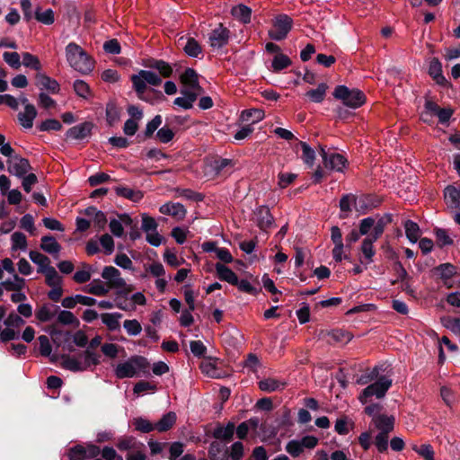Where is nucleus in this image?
I'll list each match as a JSON object with an SVG mask.
<instances>
[{
    "label": "nucleus",
    "instance_id": "57",
    "mask_svg": "<svg viewBox=\"0 0 460 460\" xmlns=\"http://www.w3.org/2000/svg\"><path fill=\"white\" fill-rule=\"evenodd\" d=\"M3 58L4 60L13 68L17 69L21 66V58L17 52H4Z\"/></svg>",
    "mask_w": 460,
    "mask_h": 460
},
{
    "label": "nucleus",
    "instance_id": "5",
    "mask_svg": "<svg viewBox=\"0 0 460 460\" xmlns=\"http://www.w3.org/2000/svg\"><path fill=\"white\" fill-rule=\"evenodd\" d=\"M334 98L341 100L342 103L351 109H357L364 104L366 98L362 92L356 89H349L345 85H339L333 92Z\"/></svg>",
    "mask_w": 460,
    "mask_h": 460
},
{
    "label": "nucleus",
    "instance_id": "63",
    "mask_svg": "<svg viewBox=\"0 0 460 460\" xmlns=\"http://www.w3.org/2000/svg\"><path fill=\"white\" fill-rule=\"evenodd\" d=\"M444 326L456 334H460V320L458 318L447 317L443 320Z\"/></svg>",
    "mask_w": 460,
    "mask_h": 460
},
{
    "label": "nucleus",
    "instance_id": "40",
    "mask_svg": "<svg viewBox=\"0 0 460 460\" xmlns=\"http://www.w3.org/2000/svg\"><path fill=\"white\" fill-rule=\"evenodd\" d=\"M12 250L25 251L27 248V239L24 234L21 232H14L12 236Z\"/></svg>",
    "mask_w": 460,
    "mask_h": 460
},
{
    "label": "nucleus",
    "instance_id": "51",
    "mask_svg": "<svg viewBox=\"0 0 460 460\" xmlns=\"http://www.w3.org/2000/svg\"><path fill=\"white\" fill-rule=\"evenodd\" d=\"M22 64L24 66L33 68L37 71L40 69V63L39 58L29 52L22 54Z\"/></svg>",
    "mask_w": 460,
    "mask_h": 460
},
{
    "label": "nucleus",
    "instance_id": "4",
    "mask_svg": "<svg viewBox=\"0 0 460 460\" xmlns=\"http://www.w3.org/2000/svg\"><path fill=\"white\" fill-rule=\"evenodd\" d=\"M148 363L146 359L141 356H133L128 360L117 365L114 369L115 376L119 378H130L137 375V373L145 369Z\"/></svg>",
    "mask_w": 460,
    "mask_h": 460
},
{
    "label": "nucleus",
    "instance_id": "53",
    "mask_svg": "<svg viewBox=\"0 0 460 460\" xmlns=\"http://www.w3.org/2000/svg\"><path fill=\"white\" fill-rule=\"evenodd\" d=\"M61 128H62V124L58 119H46L39 125V129L40 131H50V130L58 131Z\"/></svg>",
    "mask_w": 460,
    "mask_h": 460
},
{
    "label": "nucleus",
    "instance_id": "25",
    "mask_svg": "<svg viewBox=\"0 0 460 460\" xmlns=\"http://www.w3.org/2000/svg\"><path fill=\"white\" fill-rule=\"evenodd\" d=\"M216 270L218 278L221 280L226 281L231 285L238 283V278L236 274L228 267L222 263L216 264Z\"/></svg>",
    "mask_w": 460,
    "mask_h": 460
},
{
    "label": "nucleus",
    "instance_id": "52",
    "mask_svg": "<svg viewBox=\"0 0 460 460\" xmlns=\"http://www.w3.org/2000/svg\"><path fill=\"white\" fill-rule=\"evenodd\" d=\"M35 18L40 22L49 25L54 22V13L51 9H48L44 12H40L38 9L35 13Z\"/></svg>",
    "mask_w": 460,
    "mask_h": 460
},
{
    "label": "nucleus",
    "instance_id": "7",
    "mask_svg": "<svg viewBox=\"0 0 460 460\" xmlns=\"http://www.w3.org/2000/svg\"><path fill=\"white\" fill-rule=\"evenodd\" d=\"M293 26V20L287 14H278L272 19L269 37L274 40H282L287 38Z\"/></svg>",
    "mask_w": 460,
    "mask_h": 460
},
{
    "label": "nucleus",
    "instance_id": "8",
    "mask_svg": "<svg viewBox=\"0 0 460 460\" xmlns=\"http://www.w3.org/2000/svg\"><path fill=\"white\" fill-rule=\"evenodd\" d=\"M102 278L106 280V284L110 289H119L120 291L128 293L134 288L132 285L127 284L125 279L121 277L120 271L113 266H106L102 272Z\"/></svg>",
    "mask_w": 460,
    "mask_h": 460
},
{
    "label": "nucleus",
    "instance_id": "19",
    "mask_svg": "<svg viewBox=\"0 0 460 460\" xmlns=\"http://www.w3.org/2000/svg\"><path fill=\"white\" fill-rule=\"evenodd\" d=\"M372 422L379 432L390 433L394 429V419L384 414L375 417Z\"/></svg>",
    "mask_w": 460,
    "mask_h": 460
},
{
    "label": "nucleus",
    "instance_id": "22",
    "mask_svg": "<svg viewBox=\"0 0 460 460\" xmlns=\"http://www.w3.org/2000/svg\"><path fill=\"white\" fill-rule=\"evenodd\" d=\"M116 194L134 202L141 200L144 194L139 190H134L126 186H117L114 188Z\"/></svg>",
    "mask_w": 460,
    "mask_h": 460
},
{
    "label": "nucleus",
    "instance_id": "39",
    "mask_svg": "<svg viewBox=\"0 0 460 460\" xmlns=\"http://www.w3.org/2000/svg\"><path fill=\"white\" fill-rule=\"evenodd\" d=\"M411 448L425 460H435V453L429 444H423L420 446L412 445Z\"/></svg>",
    "mask_w": 460,
    "mask_h": 460
},
{
    "label": "nucleus",
    "instance_id": "32",
    "mask_svg": "<svg viewBox=\"0 0 460 460\" xmlns=\"http://www.w3.org/2000/svg\"><path fill=\"white\" fill-rule=\"evenodd\" d=\"M40 248L49 254H58L61 250L60 244L53 236H43Z\"/></svg>",
    "mask_w": 460,
    "mask_h": 460
},
{
    "label": "nucleus",
    "instance_id": "61",
    "mask_svg": "<svg viewBox=\"0 0 460 460\" xmlns=\"http://www.w3.org/2000/svg\"><path fill=\"white\" fill-rule=\"evenodd\" d=\"M287 452L293 457L299 456L304 449L298 440H291L286 446Z\"/></svg>",
    "mask_w": 460,
    "mask_h": 460
},
{
    "label": "nucleus",
    "instance_id": "38",
    "mask_svg": "<svg viewBox=\"0 0 460 460\" xmlns=\"http://www.w3.org/2000/svg\"><path fill=\"white\" fill-rule=\"evenodd\" d=\"M353 426V421H351L348 417H341L336 420L334 429L340 435H346Z\"/></svg>",
    "mask_w": 460,
    "mask_h": 460
},
{
    "label": "nucleus",
    "instance_id": "30",
    "mask_svg": "<svg viewBox=\"0 0 460 460\" xmlns=\"http://www.w3.org/2000/svg\"><path fill=\"white\" fill-rule=\"evenodd\" d=\"M176 422V414L170 411L164 415L161 420L155 423V429L159 432H164L170 429Z\"/></svg>",
    "mask_w": 460,
    "mask_h": 460
},
{
    "label": "nucleus",
    "instance_id": "45",
    "mask_svg": "<svg viewBox=\"0 0 460 460\" xmlns=\"http://www.w3.org/2000/svg\"><path fill=\"white\" fill-rule=\"evenodd\" d=\"M290 65V58L284 54L276 55L272 60V68L274 71H280Z\"/></svg>",
    "mask_w": 460,
    "mask_h": 460
},
{
    "label": "nucleus",
    "instance_id": "58",
    "mask_svg": "<svg viewBox=\"0 0 460 460\" xmlns=\"http://www.w3.org/2000/svg\"><path fill=\"white\" fill-rule=\"evenodd\" d=\"M106 119L108 123L112 126L119 119V111L115 105H108L106 109Z\"/></svg>",
    "mask_w": 460,
    "mask_h": 460
},
{
    "label": "nucleus",
    "instance_id": "17",
    "mask_svg": "<svg viewBox=\"0 0 460 460\" xmlns=\"http://www.w3.org/2000/svg\"><path fill=\"white\" fill-rule=\"evenodd\" d=\"M38 111L35 106L24 107L23 111L17 115L19 124L25 129H30L33 126V121L37 117Z\"/></svg>",
    "mask_w": 460,
    "mask_h": 460
},
{
    "label": "nucleus",
    "instance_id": "24",
    "mask_svg": "<svg viewBox=\"0 0 460 460\" xmlns=\"http://www.w3.org/2000/svg\"><path fill=\"white\" fill-rule=\"evenodd\" d=\"M234 429V423L228 422L226 427L217 426L213 431V437L217 439L228 442L232 440Z\"/></svg>",
    "mask_w": 460,
    "mask_h": 460
},
{
    "label": "nucleus",
    "instance_id": "3",
    "mask_svg": "<svg viewBox=\"0 0 460 460\" xmlns=\"http://www.w3.org/2000/svg\"><path fill=\"white\" fill-rule=\"evenodd\" d=\"M101 356L95 351L85 349L78 358L67 355L62 356L61 366L63 368L73 372H83L90 368L92 366L100 364Z\"/></svg>",
    "mask_w": 460,
    "mask_h": 460
},
{
    "label": "nucleus",
    "instance_id": "18",
    "mask_svg": "<svg viewBox=\"0 0 460 460\" xmlns=\"http://www.w3.org/2000/svg\"><path fill=\"white\" fill-rule=\"evenodd\" d=\"M259 388L266 393H272L275 391L283 390L286 387V383L273 377L264 378L258 383Z\"/></svg>",
    "mask_w": 460,
    "mask_h": 460
},
{
    "label": "nucleus",
    "instance_id": "9",
    "mask_svg": "<svg viewBox=\"0 0 460 460\" xmlns=\"http://www.w3.org/2000/svg\"><path fill=\"white\" fill-rule=\"evenodd\" d=\"M392 385V380L386 376H381L376 382L367 386L359 395L358 399L362 403H366L368 398L376 396L382 398Z\"/></svg>",
    "mask_w": 460,
    "mask_h": 460
},
{
    "label": "nucleus",
    "instance_id": "14",
    "mask_svg": "<svg viewBox=\"0 0 460 460\" xmlns=\"http://www.w3.org/2000/svg\"><path fill=\"white\" fill-rule=\"evenodd\" d=\"M93 124L92 122H83L70 128L66 132V137L75 140H81L91 135Z\"/></svg>",
    "mask_w": 460,
    "mask_h": 460
},
{
    "label": "nucleus",
    "instance_id": "44",
    "mask_svg": "<svg viewBox=\"0 0 460 460\" xmlns=\"http://www.w3.org/2000/svg\"><path fill=\"white\" fill-rule=\"evenodd\" d=\"M3 284L7 290L20 291L24 288L25 280L18 275L13 274V278L12 279H8Z\"/></svg>",
    "mask_w": 460,
    "mask_h": 460
},
{
    "label": "nucleus",
    "instance_id": "6",
    "mask_svg": "<svg viewBox=\"0 0 460 460\" xmlns=\"http://www.w3.org/2000/svg\"><path fill=\"white\" fill-rule=\"evenodd\" d=\"M385 228V223L381 221L378 226L376 227V233H371L367 236L364 238L361 243L360 252L363 255V258L360 259L361 263L370 264L373 262V258L376 254V250L374 248V243L381 237Z\"/></svg>",
    "mask_w": 460,
    "mask_h": 460
},
{
    "label": "nucleus",
    "instance_id": "54",
    "mask_svg": "<svg viewBox=\"0 0 460 460\" xmlns=\"http://www.w3.org/2000/svg\"><path fill=\"white\" fill-rule=\"evenodd\" d=\"M151 66L157 69L164 77H169L172 73V66L164 60H156Z\"/></svg>",
    "mask_w": 460,
    "mask_h": 460
},
{
    "label": "nucleus",
    "instance_id": "56",
    "mask_svg": "<svg viewBox=\"0 0 460 460\" xmlns=\"http://www.w3.org/2000/svg\"><path fill=\"white\" fill-rule=\"evenodd\" d=\"M114 262L116 263V265L124 270H133V262L130 260V258L125 253L117 254L114 259Z\"/></svg>",
    "mask_w": 460,
    "mask_h": 460
},
{
    "label": "nucleus",
    "instance_id": "13",
    "mask_svg": "<svg viewBox=\"0 0 460 460\" xmlns=\"http://www.w3.org/2000/svg\"><path fill=\"white\" fill-rule=\"evenodd\" d=\"M392 216L390 214H386L381 217H379L377 220L375 218L369 217L362 219L359 223V234L361 235H368L371 233L370 230L373 229L372 233H376V227L378 226V224L383 221L385 223V226L389 225L392 222Z\"/></svg>",
    "mask_w": 460,
    "mask_h": 460
},
{
    "label": "nucleus",
    "instance_id": "34",
    "mask_svg": "<svg viewBox=\"0 0 460 460\" xmlns=\"http://www.w3.org/2000/svg\"><path fill=\"white\" fill-rule=\"evenodd\" d=\"M258 225L261 229H267L273 224V217L270 209L266 207H261L257 211Z\"/></svg>",
    "mask_w": 460,
    "mask_h": 460
},
{
    "label": "nucleus",
    "instance_id": "10",
    "mask_svg": "<svg viewBox=\"0 0 460 460\" xmlns=\"http://www.w3.org/2000/svg\"><path fill=\"white\" fill-rule=\"evenodd\" d=\"M320 155L323 158L324 167L328 170L341 172L347 166L348 161L342 155L328 153L322 146H320Z\"/></svg>",
    "mask_w": 460,
    "mask_h": 460
},
{
    "label": "nucleus",
    "instance_id": "43",
    "mask_svg": "<svg viewBox=\"0 0 460 460\" xmlns=\"http://www.w3.org/2000/svg\"><path fill=\"white\" fill-rule=\"evenodd\" d=\"M43 274L45 275L48 286L52 287L61 285L62 279L53 266L51 268H48Z\"/></svg>",
    "mask_w": 460,
    "mask_h": 460
},
{
    "label": "nucleus",
    "instance_id": "62",
    "mask_svg": "<svg viewBox=\"0 0 460 460\" xmlns=\"http://www.w3.org/2000/svg\"><path fill=\"white\" fill-rule=\"evenodd\" d=\"M69 460H84L86 458V452L83 446H75L68 452Z\"/></svg>",
    "mask_w": 460,
    "mask_h": 460
},
{
    "label": "nucleus",
    "instance_id": "16",
    "mask_svg": "<svg viewBox=\"0 0 460 460\" xmlns=\"http://www.w3.org/2000/svg\"><path fill=\"white\" fill-rule=\"evenodd\" d=\"M444 199L447 208L456 209L460 207V184L458 187L448 185L444 190Z\"/></svg>",
    "mask_w": 460,
    "mask_h": 460
},
{
    "label": "nucleus",
    "instance_id": "64",
    "mask_svg": "<svg viewBox=\"0 0 460 460\" xmlns=\"http://www.w3.org/2000/svg\"><path fill=\"white\" fill-rule=\"evenodd\" d=\"M102 456L105 460H123L122 456L118 455L116 450L111 447H103Z\"/></svg>",
    "mask_w": 460,
    "mask_h": 460
},
{
    "label": "nucleus",
    "instance_id": "60",
    "mask_svg": "<svg viewBox=\"0 0 460 460\" xmlns=\"http://www.w3.org/2000/svg\"><path fill=\"white\" fill-rule=\"evenodd\" d=\"M40 351L44 357H49L51 354L52 347L49 338L46 335H40L39 338Z\"/></svg>",
    "mask_w": 460,
    "mask_h": 460
},
{
    "label": "nucleus",
    "instance_id": "37",
    "mask_svg": "<svg viewBox=\"0 0 460 460\" xmlns=\"http://www.w3.org/2000/svg\"><path fill=\"white\" fill-rule=\"evenodd\" d=\"M404 228H405V234H406L407 238L411 243H416L420 237L419 226L411 220H407L404 223Z\"/></svg>",
    "mask_w": 460,
    "mask_h": 460
},
{
    "label": "nucleus",
    "instance_id": "29",
    "mask_svg": "<svg viewBox=\"0 0 460 460\" xmlns=\"http://www.w3.org/2000/svg\"><path fill=\"white\" fill-rule=\"evenodd\" d=\"M264 118V111L260 109L245 110L241 114V119L251 125L255 124Z\"/></svg>",
    "mask_w": 460,
    "mask_h": 460
},
{
    "label": "nucleus",
    "instance_id": "31",
    "mask_svg": "<svg viewBox=\"0 0 460 460\" xmlns=\"http://www.w3.org/2000/svg\"><path fill=\"white\" fill-rule=\"evenodd\" d=\"M232 15L241 21L243 23H248L251 21V9L244 4H238L232 8L231 10Z\"/></svg>",
    "mask_w": 460,
    "mask_h": 460
},
{
    "label": "nucleus",
    "instance_id": "59",
    "mask_svg": "<svg viewBox=\"0 0 460 460\" xmlns=\"http://www.w3.org/2000/svg\"><path fill=\"white\" fill-rule=\"evenodd\" d=\"M111 180V178L109 174L105 172H97L88 178V182L92 187H94Z\"/></svg>",
    "mask_w": 460,
    "mask_h": 460
},
{
    "label": "nucleus",
    "instance_id": "28",
    "mask_svg": "<svg viewBox=\"0 0 460 460\" xmlns=\"http://www.w3.org/2000/svg\"><path fill=\"white\" fill-rule=\"evenodd\" d=\"M180 80L183 86H191L196 90H199L201 87L198 81V75L192 68L186 69L184 73L181 74Z\"/></svg>",
    "mask_w": 460,
    "mask_h": 460
},
{
    "label": "nucleus",
    "instance_id": "46",
    "mask_svg": "<svg viewBox=\"0 0 460 460\" xmlns=\"http://www.w3.org/2000/svg\"><path fill=\"white\" fill-rule=\"evenodd\" d=\"M123 327L128 334L131 336L138 335L142 331L140 323L136 319L125 320L123 323Z\"/></svg>",
    "mask_w": 460,
    "mask_h": 460
},
{
    "label": "nucleus",
    "instance_id": "42",
    "mask_svg": "<svg viewBox=\"0 0 460 460\" xmlns=\"http://www.w3.org/2000/svg\"><path fill=\"white\" fill-rule=\"evenodd\" d=\"M82 270H77L73 277V279L79 284L85 283L91 279V267L88 264L84 263L82 265Z\"/></svg>",
    "mask_w": 460,
    "mask_h": 460
},
{
    "label": "nucleus",
    "instance_id": "12",
    "mask_svg": "<svg viewBox=\"0 0 460 460\" xmlns=\"http://www.w3.org/2000/svg\"><path fill=\"white\" fill-rule=\"evenodd\" d=\"M8 172L17 177H23L31 169L27 159L21 156H13L7 161Z\"/></svg>",
    "mask_w": 460,
    "mask_h": 460
},
{
    "label": "nucleus",
    "instance_id": "48",
    "mask_svg": "<svg viewBox=\"0 0 460 460\" xmlns=\"http://www.w3.org/2000/svg\"><path fill=\"white\" fill-rule=\"evenodd\" d=\"M437 271L443 279H449L456 274V268L450 263H444L437 268Z\"/></svg>",
    "mask_w": 460,
    "mask_h": 460
},
{
    "label": "nucleus",
    "instance_id": "36",
    "mask_svg": "<svg viewBox=\"0 0 460 460\" xmlns=\"http://www.w3.org/2000/svg\"><path fill=\"white\" fill-rule=\"evenodd\" d=\"M109 291L110 288L108 285H105L101 280L97 279L92 281L87 287L88 293L98 296H105L109 293Z\"/></svg>",
    "mask_w": 460,
    "mask_h": 460
},
{
    "label": "nucleus",
    "instance_id": "15",
    "mask_svg": "<svg viewBox=\"0 0 460 460\" xmlns=\"http://www.w3.org/2000/svg\"><path fill=\"white\" fill-rule=\"evenodd\" d=\"M159 211L160 213L171 216L177 220H182L187 214V210L184 206L178 202H167L160 207Z\"/></svg>",
    "mask_w": 460,
    "mask_h": 460
},
{
    "label": "nucleus",
    "instance_id": "27",
    "mask_svg": "<svg viewBox=\"0 0 460 460\" xmlns=\"http://www.w3.org/2000/svg\"><path fill=\"white\" fill-rule=\"evenodd\" d=\"M354 203L356 210L363 208L364 200L362 199H356L352 195H344L340 200V208L343 212H349L351 210V204Z\"/></svg>",
    "mask_w": 460,
    "mask_h": 460
},
{
    "label": "nucleus",
    "instance_id": "26",
    "mask_svg": "<svg viewBox=\"0 0 460 460\" xmlns=\"http://www.w3.org/2000/svg\"><path fill=\"white\" fill-rule=\"evenodd\" d=\"M30 259L38 265V272L39 273H44L48 268H51L50 265V260L46 255L36 252V251H31L29 253Z\"/></svg>",
    "mask_w": 460,
    "mask_h": 460
},
{
    "label": "nucleus",
    "instance_id": "33",
    "mask_svg": "<svg viewBox=\"0 0 460 460\" xmlns=\"http://www.w3.org/2000/svg\"><path fill=\"white\" fill-rule=\"evenodd\" d=\"M328 86L326 84L322 83L318 84L315 89L309 90L305 95L311 102L320 103L324 100Z\"/></svg>",
    "mask_w": 460,
    "mask_h": 460
},
{
    "label": "nucleus",
    "instance_id": "11",
    "mask_svg": "<svg viewBox=\"0 0 460 460\" xmlns=\"http://www.w3.org/2000/svg\"><path fill=\"white\" fill-rule=\"evenodd\" d=\"M229 36V30L219 23L209 34L208 42L210 47L217 49L223 48L228 43Z\"/></svg>",
    "mask_w": 460,
    "mask_h": 460
},
{
    "label": "nucleus",
    "instance_id": "55",
    "mask_svg": "<svg viewBox=\"0 0 460 460\" xmlns=\"http://www.w3.org/2000/svg\"><path fill=\"white\" fill-rule=\"evenodd\" d=\"M388 435L389 433L379 432L375 438V445L380 453L388 448Z\"/></svg>",
    "mask_w": 460,
    "mask_h": 460
},
{
    "label": "nucleus",
    "instance_id": "23",
    "mask_svg": "<svg viewBox=\"0 0 460 460\" xmlns=\"http://www.w3.org/2000/svg\"><path fill=\"white\" fill-rule=\"evenodd\" d=\"M429 75L440 85H445L447 83L446 78L442 74V66L437 58H433L429 62Z\"/></svg>",
    "mask_w": 460,
    "mask_h": 460
},
{
    "label": "nucleus",
    "instance_id": "49",
    "mask_svg": "<svg viewBox=\"0 0 460 460\" xmlns=\"http://www.w3.org/2000/svg\"><path fill=\"white\" fill-rule=\"evenodd\" d=\"M74 90L76 94L82 98L87 99L91 96L89 85L83 80H75L74 83Z\"/></svg>",
    "mask_w": 460,
    "mask_h": 460
},
{
    "label": "nucleus",
    "instance_id": "21",
    "mask_svg": "<svg viewBox=\"0 0 460 460\" xmlns=\"http://www.w3.org/2000/svg\"><path fill=\"white\" fill-rule=\"evenodd\" d=\"M36 84L40 89H45L52 93H57L59 91V84L55 80L43 74H38L36 75Z\"/></svg>",
    "mask_w": 460,
    "mask_h": 460
},
{
    "label": "nucleus",
    "instance_id": "35",
    "mask_svg": "<svg viewBox=\"0 0 460 460\" xmlns=\"http://www.w3.org/2000/svg\"><path fill=\"white\" fill-rule=\"evenodd\" d=\"M298 145L301 146L302 149V155L301 158L304 161V163L308 165L309 167H312L314 164L315 160V152L313 148L309 146V145L305 142L299 141Z\"/></svg>",
    "mask_w": 460,
    "mask_h": 460
},
{
    "label": "nucleus",
    "instance_id": "1",
    "mask_svg": "<svg viewBox=\"0 0 460 460\" xmlns=\"http://www.w3.org/2000/svg\"><path fill=\"white\" fill-rule=\"evenodd\" d=\"M131 82L137 97L142 101L150 102L149 93L154 91L150 90L147 93V84L158 86L162 84V79L153 71L140 70L137 74L131 75Z\"/></svg>",
    "mask_w": 460,
    "mask_h": 460
},
{
    "label": "nucleus",
    "instance_id": "50",
    "mask_svg": "<svg viewBox=\"0 0 460 460\" xmlns=\"http://www.w3.org/2000/svg\"><path fill=\"white\" fill-rule=\"evenodd\" d=\"M133 425L137 430H139L144 433H148L155 429V425H153L149 420L143 418H137L133 420Z\"/></svg>",
    "mask_w": 460,
    "mask_h": 460
},
{
    "label": "nucleus",
    "instance_id": "41",
    "mask_svg": "<svg viewBox=\"0 0 460 460\" xmlns=\"http://www.w3.org/2000/svg\"><path fill=\"white\" fill-rule=\"evenodd\" d=\"M184 52L192 58H197L201 53V47L199 42L193 39L189 38L185 46L183 47Z\"/></svg>",
    "mask_w": 460,
    "mask_h": 460
},
{
    "label": "nucleus",
    "instance_id": "20",
    "mask_svg": "<svg viewBox=\"0 0 460 460\" xmlns=\"http://www.w3.org/2000/svg\"><path fill=\"white\" fill-rule=\"evenodd\" d=\"M121 317H122V314L119 313H104V314H100L102 323L111 332L119 330V328H120L119 320L121 319Z\"/></svg>",
    "mask_w": 460,
    "mask_h": 460
},
{
    "label": "nucleus",
    "instance_id": "2",
    "mask_svg": "<svg viewBox=\"0 0 460 460\" xmlns=\"http://www.w3.org/2000/svg\"><path fill=\"white\" fill-rule=\"evenodd\" d=\"M65 51L66 61L75 70L88 74L93 69V61L78 44L70 42Z\"/></svg>",
    "mask_w": 460,
    "mask_h": 460
},
{
    "label": "nucleus",
    "instance_id": "47",
    "mask_svg": "<svg viewBox=\"0 0 460 460\" xmlns=\"http://www.w3.org/2000/svg\"><path fill=\"white\" fill-rule=\"evenodd\" d=\"M58 321L66 325H78L79 320L70 311L63 310L58 315Z\"/></svg>",
    "mask_w": 460,
    "mask_h": 460
}]
</instances>
